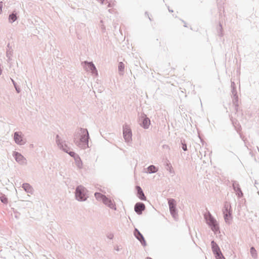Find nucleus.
Segmentation results:
<instances>
[{"label": "nucleus", "instance_id": "nucleus-6", "mask_svg": "<svg viewBox=\"0 0 259 259\" xmlns=\"http://www.w3.org/2000/svg\"><path fill=\"white\" fill-rule=\"evenodd\" d=\"M139 124L144 129H148L151 124L150 119L144 113H141L139 117Z\"/></svg>", "mask_w": 259, "mask_h": 259}, {"label": "nucleus", "instance_id": "nucleus-26", "mask_svg": "<svg viewBox=\"0 0 259 259\" xmlns=\"http://www.w3.org/2000/svg\"><path fill=\"white\" fill-rule=\"evenodd\" d=\"M169 211L174 218L176 219L178 217V210L176 207L169 208Z\"/></svg>", "mask_w": 259, "mask_h": 259}, {"label": "nucleus", "instance_id": "nucleus-8", "mask_svg": "<svg viewBox=\"0 0 259 259\" xmlns=\"http://www.w3.org/2000/svg\"><path fill=\"white\" fill-rule=\"evenodd\" d=\"M134 235L136 238L141 243L142 246H146L147 243L145 238L138 229L135 228L134 231Z\"/></svg>", "mask_w": 259, "mask_h": 259}, {"label": "nucleus", "instance_id": "nucleus-32", "mask_svg": "<svg viewBox=\"0 0 259 259\" xmlns=\"http://www.w3.org/2000/svg\"><path fill=\"white\" fill-rule=\"evenodd\" d=\"M216 259H226L222 252H220L214 255Z\"/></svg>", "mask_w": 259, "mask_h": 259}, {"label": "nucleus", "instance_id": "nucleus-43", "mask_svg": "<svg viewBox=\"0 0 259 259\" xmlns=\"http://www.w3.org/2000/svg\"><path fill=\"white\" fill-rule=\"evenodd\" d=\"M145 259H152V258L150 257H147Z\"/></svg>", "mask_w": 259, "mask_h": 259}, {"label": "nucleus", "instance_id": "nucleus-30", "mask_svg": "<svg viewBox=\"0 0 259 259\" xmlns=\"http://www.w3.org/2000/svg\"><path fill=\"white\" fill-rule=\"evenodd\" d=\"M181 145H182V148L184 151H187V144L185 142V141L184 140L181 141Z\"/></svg>", "mask_w": 259, "mask_h": 259}, {"label": "nucleus", "instance_id": "nucleus-33", "mask_svg": "<svg viewBox=\"0 0 259 259\" xmlns=\"http://www.w3.org/2000/svg\"><path fill=\"white\" fill-rule=\"evenodd\" d=\"M220 28L218 31V35L222 37L223 35L222 25L221 23L219 24Z\"/></svg>", "mask_w": 259, "mask_h": 259}, {"label": "nucleus", "instance_id": "nucleus-45", "mask_svg": "<svg viewBox=\"0 0 259 259\" xmlns=\"http://www.w3.org/2000/svg\"><path fill=\"white\" fill-rule=\"evenodd\" d=\"M257 183L256 181H255V185H257Z\"/></svg>", "mask_w": 259, "mask_h": 259}, {"label": "nucleus", "instance_id": "nucleus-10", "mask_svg": "<svg viewBox=\"0 0 259 259\" xmlns=\"http://www.w3.org/2000/svg\"><path fill=\"white\" fill-rule=\"evenodd\" d=\"M232 183V187L233 189L236 193V195L239 198H240L243 197V194L240 188V185L239 183L234 180L231 181Z\"/></svg>", "mask_w": 259, "mask_h": 259}, {"label": "nucleus", "instance_id": "nucleus-18", "mask_svg": "<svg viewBox=\"0 0 259 259\" xmlns=\"http://www.w3.org/2000/svg\"><path fill=\"white\" fill-rule=\"evenodd\" d=\"M211 246L212 251L214 255L218 253L221 252V250L220 249L219 246L214 240H212L211 241Z\"/></svg>", "mask_w": 259, "mask_h": 259}, {"label": "nucleus", "instance_id": "nucleus-15", "mask_svg": "<svg viewBox=\"0 0 259 259\" xmlns=\"http://www.w3.org/2000/svg\"><path fill=\"white\" fill-rule=\"evenodd\" d=\"M103 203L105 205H106V206H107L108 207L110 208L111 209H112L114 210L116 209V207L115 203L114 202H113L111 200V199H110L107 197H104V199L103 200Z\"/></svg>", "mask_w": 259, "mask_h": 259}, {"label": "nucleus", "instance_id": "nucleus-28", "mask_svg": "<svg viewBox=\"0 0 259 259\" xmlns=\"http://www.w3.org/2000/svg\"><path fill=\"white\" fill-rule=\"evenodd\" d=\"M11 80L14 85V87L16 90V91L17 93H20L21 92V88H20V87L17 84V83L15 81V80L12 79V78H11Z\"/></svg>", "mask_w": 259, "mask_h": 259}, {"label": "nucleus", "instance_id": "nucleus-38", "mask_svg": "<svg viewBox=\"0 0 259 259\" xmlns=\"http://www.w3.org/2000/svg\"><path fill=\"white\" fill-rule=\"evenodd\" d=\"M97 1H98L99 2H100V4L102 5L104 4V2L105 1V0H97Z\"/></svg>", "mask_w": 259, "mask_h": 259}, {"label": "nucleus", "instance_id": "nucleus-9", "mask_svg": "<svg viewBox=\"0 0 259 259\" xmlns=\"http://www.w3.org/2000/svg\"><path fill=\"white\" fill-rule=\"evenodd\" d=\"M84 67L87 71H91L93 74L98 75V71L97 68L92 62L84 61L83 62Z\"/></svg>", "mask_w": 259, "mask_h": 259}, {"label": "nucleus", "instance_id": "nucleus-2", "mask_svg": "<svg viewBox=\"0 0 259 259\" xmlns=\"http://www.w3.org/2000/svg\"><path fill=\"white\" fill-rule=\"evenodd\" d=\"M231 92H232V97L233 98V104L235 106V114L237 115L238 117L240 116L242 117L243 115V113L241 111L239 112V105H238V96L237 95V89L236 87L235 83L234 81L231 82Z\"/></svg>", "mask_w": 259, "mask_h": 259}, {"label": "nucleus", "instance_id": "nucleus-23", "mask_svg": "<svg viewBox=\"0 0 259 259\" xmlns=\"http://www.w3.org/2000/svg\"><path fill=\"white\" fill-rule=\"evenodd\" d=\"M168 204L169 206V209L176 207V201L173 198L168 199Z\"/></svg>", "mask_w": 259, "mask_h": 259}, {"label": "nucleus", "instance_id": "nucleus-36", "mask_svg": "<svg viewBox=\"0 0 259 259\" xmlns=\"http://www.w3.org/2000/svg\"><path fill=\"white\" fill-rule=\"evenodd\" d=\"M8 58V60H7V61L8 62H10L12 59V57H7Z\"/></svg>", "mask_w": 259, "mask_h": 259}, {"label": "nucleus", "instance_id": "nucleus-21", "mask_svg": "<svg viewBox=\"0 0 259 259\" xmlns=\"http://www.w3.org/2000/svg\"><path fill=\"white\" fill-rule=\"evenodd\" d=\"M17 14L15 11H13L9 16V21L10 23H12L17 19Z\"/></svg>", "mask_w": 259, "mask_h": 259}, {"label": "nucleus", "instance_id": "nucleus-7", "mask_svg": "<svg viewBox=\"0 0 259 259\" xmlns=\"http://www.w3.org/2000/svg\"><path fill=\"white\" fill-rule=\"evenodd\" d=\"M69 149H68V153L70 156H71V157H72L75 161V163H76V166L79 168H82V161L79 157V156L76 154L75 152H74V151H69Z\"/></svg>", "mask_w": 259, "mask_h": 259}, {"label": "nucleus", "instance_id": "nucleus-44", "mask_svg": "<svg viewBox=\"0 0 259 259\" xmlns=\"http://www.w3.org/2000/svg\"><path fill=\"white\" fill-rule=\"evenodd\" d=\"M108 11H109L110 13H111V9H109V10H108Z\"/></svg>", "mask_w": 259, "mask_h": 259}, {"label": "nucleus", "instance_id": "nucleus-16", "mask_svg": "<svg viewBox=\"0 0 259 259\" xmlns=\"http://www.w3.org/2000/svg\"><path fill=\"white\" fill-rule=\"evenodd\" d=\"M14 139L15 143L19 145H22L24 144L22 137L21 133L16 132L14 134Z\"/></svg>", "mask_w": 259, "mask_h": 259}, {"label": "nucleus", "instance_id": "nucleus-46", "mask_svg": "<svg viewBox=\"0 0 259 259\" xmlns=\"http://www.w3.org/2000/svg\"><path fill=\"white\" fill-rule=\"evenodd\" d=\"M185 27H187L186 24H184V25Z\"/></svg>", "mask_w": 259, "mask_h": 259}, {"label": "nucleus", "instance_id": "nucleus-22", "mask_svg": "<svg viewBox=\"0 0 259 259\" xmlns=\"http://www.w3.org/2000/svg\"><path fill=\"white\" fill-rule=\"evenodd\" d=\"M158 170V168L154 165H150L147 167V172L148 174H154Z\"/></svg>", "mask_w": 259, "mask_h": 259}, {"label": "nucleus", "instance_id": "nucleus-11", "mask_svg": "<svg viewBox=\"0 0 259 259\" xmlns=\"http://www.w3.org/2000/svg\"><path fill=\"white\" fill-rule=\"evenodd\" d=\"M223 214L225 221L226 223L230 224V220L232 219V211L228 208L227 205H225L223 209Z\"/></svg>", "mask_w": 259, "mask_h": 259}, {"label": "nucleus", "instance_id": "nucleus-12", "mask_svg": "<svg viewBox=\"0 0 259 259\" xmlns=\"http://www.w3.org/2000/svg\"><path fill=\"white\" fill-rule=\"evenodd\" d=\"M13 156L15 160L20 164H22L26 162L25 158L18 152L14 151L13 153Z\"/></svg>", "mask_w": 259, "mask_h": 259}, {"label": "nucleus", "instance_id": "nucleus-17", "mask_svg": "<svg viewBox=\"0 0 259 259\" xmlns=\"http://www.w3.org/2000/svg\"><path fill=\"white\" fill-rule=\"evenodd\" d=\"M136 189L137 190V197L141 200H146V197L145 196L141 187L139 186H136Z\"/></svg>", "mask_w": 259, "mask_h": 259}, {"label": "nucleus", "instance_id": "nucleus-39", "mask_svg": "<svg viewBox=\"0 0 259 259\" xmlns=\"http://www.w3.org/2000/svg\"><path fill=\"white\" fill-rule=\"evenodd\" d=\"M107 7L109 8H110V7H112V5L110 3H108V5Z\"/></svg>", "mask_w": 259, "mask_h": 259}, {"label": "nucleus", "instance_id": "nucleus-42", "mask_svg": "<svg viewBox=\"0 0 259 259\" xmlns=\"http://www.w3.org/2000/svg\"><path fill=\"white\" fill-rule=\"evenodd\" d=\"M168 11H169V12H173V11H172V10H170L169 8H168Z\"/></svg>", "mask_w": 259, "mask_h": 259}, {"label": "nucleus", "instance_id": "nucleus-4", "mask_svg": "<svg viewBox=\"0 0 259 259\" xmlns=\"http://www.w3.org/2000/svg\"><path fill=\"white\" fill-rule=\"evenodd\" d=\"M204 217L206 224L215 234L218 231L220 232V228L217 221L209 212L208 216L205 215Z\"/></svg>", "mask_w": 259, "mask_h": 259}, {"label": "nucleus", "instance_id": "nucleus-19", "mask_svg": "<svg viewBox=\"0 0 259 259\" xmlns=\"http://www.w3.org/2000/svg\"><path fill=\"white\" fill-rule=\"evenodd\" d=\"M22 188L25 190V191L28 193L32 194L34 192V189L28 183H23L22 186Z\"/></svg>", "mask_w": 259, "mask_h": 259}, {"label": "nucleus", "instance_id": "nucleus-20", "mask_svg": "<svg viewBox=\"0 0 259 259\" xmlns=\"http://www.w3.org/2000/svg\"><path fill=\"white\" fill-rule=\"evenodd\" d=\"M164 165L166 170L169 171L170 174L175 173L173 167H172L171 163L168 160L166 159V160L164 161Z\"/></svg>", "mask_w": 259, "mask_h": 259}, {"label": "nucleus", "instance_id": "nucleus-1", "mask_svg": "<svg viewBox=\"0 0 259 259\" xmlns=\"http://www.w3.org/2000/svg\"><path fill=\"white\" fill-rule=\"evenodd\" d=\"M79 132H76L74 134V143L79 148L85 149L89 147V140L90 139L89 133L87 128L80 127Z\"/></svg>", "mask_w": 259, "mask_h": 259}, {"label": "nucleus", "instance_id": "nucleus-14", "mask_svg": "<svg viewBox=\"0 0 259 259\" xmlns=\"http://www.w3.org/2000/svg\"><path fill=\"white\" fill-rule=\"evenodd\" d=\"M56 142L59 147L66 153H68V149L69 147L63 144V142L60 139L59 136L57 135L56 137Z\"/></svg>", "mask_w": 259, "mask_h": 259}, {"label": "nucleus", "instance_id": "nucleus-34", "mask_svg": "<svg viewBox=\"0 0 259 259\" xmlns=\"http://www.w3.org/2000/svg\"><path fill=\"white\" fill-rule=\"evenodd\" d=\"M107 237L110 239H112L114 237V235L112 233H110L107 234Z\"/></svg>", "mask_w": 259, "mask_h": 259}, {"label": "nucleus", "instance_id": "nucleus-5", "mask_svg": "<svg viewBox=\"0 0 259 259\" xmlns=\"http://www.w3.org/2000/svg\"><path fill=\"white\" fill-rule=\"evenodd\" d=\"M123 136L125 141L129 143L132 141V132L130 126L127 124L123 125Z\"/></svg>", "mask_w": 259, "mask_h": 259}, {"label": "nucleus", "instance_id": "nucleus-13", "mask_svg": "<svg viewBox=\"0 0 259 259\" xmlns=\"http://www.w3.org/2000/svg\"><path fill=\"white\" fill-rule=\"evenodd\" d=\"M145 208V205L143 202H137L134 206L135 212L139 215L142 214Z\"/></svg>", "mask_w": 259, "mask_h": 259}, {"label": "nucleus", "instance_id": "nucleus-25", "mask_svg": "<svg viewBox=\"0 0 259 259\" xmlns=\"http://www.w3.org/2000/svg\"><path fill=\"white\" fill-rule=\"evenodd\" d=\"M250 254H251V256L253 258L256 259L257 258V253L256 249H255V248L254 247L252 246L250 247Z\"/></svg>", "mask_w": 259, "mask_h": 259}, {"label": "nucleus", "instance_id": "nucleus-24", "mask_svg": "<svg viewBox=\"0 0 259 259\" xmlns=\"http://www.w3.org/2000/svg\"><path fill=\"white\" fill-rule=\"evenodd\" d=\"M118 71L120 75H123L124 70V64L123 62H120L118 66Z\"/></svg>", "mask_w": 259, "mask_h": 259}, {"label": "nucleus", "instance_id": "nucleus-29", "mask_svg": "<svg viewBox=\"0 0 259 259\" xmlns=\"http://www.w3.org/2000/svg\"><path fill=\"white\" fill-rule=\"evenodd\" d=\"M0 200L4 204H7L8 202V198L5 194H2L0 196Z\"/></svg>", "mask_w": 259, "mask_h": 259}, {"label": "nucleus", "instance_id": "nucleus-37", "mask_svg": "<svg viewBox=\"0 0 259 259\" xmlns=\"http://www.w3.org/2000/svg\"><path fill=\"white\" fill-rule=\"evenodd\" d=\"M145 15H146V16H148V17L150 21H151V20H151V18L149 17V14H148V13L147 12H145Z\"/></svg>", "mask_w": 259, "mask_h": 259}, {"label": "nucleus", "instance_id": "nucleus-41", "mask_svg": "<svg viewBox=\"0 0 259 259\" xmlns=\"http://www.w3.org/2000/svg\"><path fill=\"white\" fill-rule=\"evenodd\" d=\"M10 47H12L10 46V44L9 43L8 44V45H7V49H9L10 48Z\"/></svg>", "mask_w": 259, "mask_h": 259}, {"label": "nucleus", "instance_id": "nucleus-31", "mask_svg": "<svg viewBox=\"0 0 259 259\" xmlns=\"http://www.w3.org/2000/svg\"><path fill=\"white\" fill-rule=\"evenodd\" d=\"M13 54V50L12 49V47H10L9 49H7L6 51V56L7 57H12Z\"/></svg>", "mask_w": 259, "mask_h": 259}, {"label": "nucleus", "instance_id": "nucleus-3", "mask_svg": "<svg viewBox=\"0 0 259 259\" xmlns=\"http://www.w3.org/2000/svg\"><path fill=\"white\" fill-rule=\"evenodd\" d=\"M88 190L82 185L77 186L75 192V196L77 200L84 201L89 197L87 194Z\"/></svg>", "mask_w": 259, "mask_h": 259}, {"label": "nucleus", "instance_id": "nucleus-27", "mask_svg": "<svg viewBox=\"0 0 259 259\" xmlns=\"http://www.w3.org/2000/svg\"><path fill=\"white\" fill-rule=\"evenodd\" d=\"M94 195L95 197L97 200H102V201L104 199V197H106L105 195H103L102 194L99 192H96Z\"/></svg>", "mask_w": 259, "mask_h": 259}, {"label": "nucleus", "instance_id": "nucleus-35", "mask_svg": "<svg viewBox=\"0 0 259 259\" xmlns=\"http://www.w3.org/2000/svg\"><path fill=\"white\" fill-rule=\"evenodd\" d=\"M3 2H0V14H1L2 12V9H3Z\"/></svg>", "mask_w": 259, "mask_h": 259}, {"label": "nucleus", "instance_id": "nucleus-40", "mask_svg": "<svg viewBox=\"0 0 259 259\" xmlns=\"http://www.w3.org/2000/svg\"><path fill=\"white\" fill-rule=\"evenodd\" d=\"M115 250H116V251H119V250H120V249H119V247H118V246L116 247L115 248Z\"/></svg>", "mask_w": 259, "mask_h": 259}]
</instances>
